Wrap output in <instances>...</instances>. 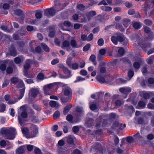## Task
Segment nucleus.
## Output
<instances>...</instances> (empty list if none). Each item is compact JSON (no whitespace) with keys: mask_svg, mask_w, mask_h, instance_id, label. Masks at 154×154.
Segmentation results:
<instances>
[{"mask_svg":"<svg viewBox=\"0 0 154 154\" xmlns=\"http://www.w3.org/2000/svg\"><path fill=\"white\" fill-rule=\"evenodd\" d=\"M142 26V24L139 22H135L133 24L134 27L136 29H140Z\"/></svg>","mask_w":154,"mask_h":154,"instance_id":"f704fd0d","label":"nucleus"},{"mask_svg":"<svg viewBox=\"0 0 154 154\" xmlns=\"http://www.w3.org/2000/svg\"><path fill=\"white\" fill-rule=\"evenodd\" d=\"M38 92V88H33L29 90V95L31 97L35 98Z\"/></svg>","mask_w":154,"mask_h":154,"instance_id":"dca6fc26","label":"nucleus"},{"mask_svg":"<svg viewBox=\"0 0 154 154\" xmlns=\"http://www.w3.org/2000/svg\"><path fill=\"white\" fill-rule=\"evenodd\" d=\"M112 27H115L117 29H119V30L122 32H124L125 30V29L124 28H121L120 27V24L119 23H117L107 26L105 28V30H107L109 29Z\"/></svg>","mask_w":154,"mask_h":154,"instance_id":"ddd939ff","label":"nucleus"},{"mask_svg":"<svg viewBox=\"0 0 154 154\" xmlns=\"http://www.w3.org/2000/svg\"><path fill=\"white\" fill-rule=\"evenodd\" d=\"M100 8L103 11H109L112 10V8L110 6H101Z\"/></svg>","mask_w":154,"mask_h":154,"instance_id":"c9c22d12","label":"nucleus"},{"mask_svg":"<svg viewBox=\"0 0 154 154\" xmlns=\"http://www.w3.org/2000/svg\"><path fill=\"white\" fill-rule=\"evenodd\" d=\"M144 23L145 24L148 25H151L152 24V21L149 19L145 20L144 21Z\"/></svg>","mask_w":154,"mask_h":154,"instance_id":"774afa93","label":"nucleus"},{"mask_svg":"<svg viewBox=\"0 0 154 154\" xmlns=\"http://www.w3.org/2000/svg\"><path fill=\"white\" fill-rule=\"evenodd\" d=\"M137 123L138 124L145 125L146 123L143 118H139L138 119L137 121Z\"/></svg>","mask_w":154,"mask_h":154,"instance_id":"79ce46f5","label":"nucleus"},{"mask_svg":"<svg viewBox=\"0 0 154 154\" xmlns=\"http://www.w3.org/2000/svg\"><path fill=\"white\" fill-rule=\"evenodd\" d=\"M119 42L124 45H126L128 42V39L122 34L119 35Z\"/></svg>","mask_w":154,"mask_h":154,"instance_id":"f8f14e48","label":"nucleus"},{"mask_svg":"<svg viewBox=\"0 0 154 154\" xmlns=\"http://www.w3.org/2000/svg\"><path fill=\"white\" fill-rule=\"evenodd\" d=\"M63 24L65 26L69 27L71 26V23L69 21L66 20L64 22Z\"/></svg>","mask_w":154,"mask_h":154,"instance_id":"69168bd1","label":"nucleus"},{"mask_svg":"<svg viewBox=\"0 0 154 154\" xmlns=\"http://www.w3.org/2000/svg\"><path fill=\"white\" fill-rule=\"evenodd\" d=\"M96 12L93 11L86 12L82 14L83 19L82 20V22L85 23L87 21V20L89 21L91 17L96 15Z\"/></svg>","mask_w":154,"mask_h":154,"instance_id":"1a4fd4ad","label":"nucleus"},{"mask_svg":"<svg viewBox=\"0 0 154 154\" xmlns=\"http://www.w3.org/2000/svg\"><path fill=\"white\" fill-rule=\"evenodd\" d=\"M154 62V55H152L147 60V63L148 64H152Z\"/></svg>","mask_w":154,"mask_h":154,"instance_id":"37998d69","label":"nucleus"},{"mask_svg":"<svg viewBox=\"0 0 154 154\" xmlns=\"http://www.w3.org/2000/svg\"><path fill=\"white\" fill-rule=\"evenodd\" d=\"M90 108L91 110H95L97 109V106L96 104L93 103L90 105Z\"/></svg>","mask_w":154,"mask_h":154,"instance_id":"49530a36","label":"nucleus"},{"mask_svg":"<svg viewBox=\"0 0 154 154\" xmlns=\"http://www.w3.org/2000/svg\"><path fill=\"white\" fill-rule=\"evenodd\" d=\"M94 35L92 33H90L88 37H87V41L90 42L93 38Z\"/></svg>","mask_w":154,"mask_h":154,"instance_id":"0e129e2a","label":"nucleus"},{"mask_svg":"<svg viewBox=\"0 0 154 154\" xmlns=\"http://www.w3.org/2000/svg\"><path fill=\"white\" fill-rule=\"evenodd\" d=\"M134 72L133 70H130L128 71V76L130 79L129 80H128V81L129 80L131 79V78H132L134 75Z\"/></svg>","mask_w":154,"mask_h":154,"instance_id":"864d4df0","label":"nucleus"},{"mask_svg":"<svg viewBox=\"0 0 154 154\" xmlns=\"http://www.w3.org/2000/svg\"><path fill=\"white\" fill-rule=\"evenodd\" d=\"M146 106V103L143 100L140 101L137 106L136 108L137 109H144Z\"/></svg>","mask_w":154,"mask_h":154,"instance_id":"412c9836","label":"nucleus"},{"mask_svg":"<svg viewBox=\"0 0 154 154\" xmlns=\"http://www.w3.org/2000/svg\"><path fill=\"white\" fill-rule=\"evenodd\" d=\"M118 52L120 55L122 56L125 53V50L123 48H121L119 49L118 51Z\"/></svg>","mask_w":154,"mask_h":154,"instance_id":"13d9d810","label":"nucleus"},{"mask_svg":"<svg viewBox=\"0 0 154 154\" xmlns=\"http://www.w3.org/2000/svg\"><path fill=\"white\" fill-rule=\"evenodd\" d=\"M119 35H117L116 36L115 35H112V36L111 38V40L115 45H117L118 44V42H119Z\"/></svg>","mask_w":154,"mask_h":154,"instance_id":"5701e85b","label":"nucleus"},{"mask_svg":"<svg viewBox=\"0 0 154 154\" xmlns=\"http://www.w3.org/2000/svg\"><path fill=\"white\" fill-rule=\"evenodd\" d=\"M62 86L63 87V92L64 95L68 96L67 99L63 98L61 99L62 102L63 103L69 102L72 97V91L71 88L69 87L67 85L62 83Z\"/></svg>","mask_w":154,"mask_h":154,"instance_id":"20e7f679","label":"nucleus"},{"mask_svg":"<svg viewBox=\"0 0 154 154\" xmlns=\"http://www.w3.org/2000/svg\"><path fill=\"white\" fill-rule=\"evenodd\" d=\"M73 154H83L82 152L78 149H75L73 151Z\"/></svg>","mask_w":154,"mask_h":154,"instance_id":"338daca9","label":"nucleus"},{"mask_svg":"<svg viewBox=\"0 0 154 154\" xmlns=\"http://www.w3.org/2000/svg\"><path fill=\"white\" fill-rule=\"evenodd\" d=\"M60 116V113L59 111H56L53 115L54 118L55 119H57L59 118Z\"/></svg>","mask_w":154,"mask_h":154,"instance_id":"c03bdc74","label":"nucleus"},{"mask_svg":"<svg viewBox=\"0 0 154 154\" xmlns=\"http://www.w3.org/2000/svg\"><path fill=\"white\" fill-rule=\"evenodd\" d=\"M110 94L107 92L105 95L104 99L103 100H101L100 103H102L108 106L109 102L110 101Z\"/></svg>","mask_w":154,"mask_h":154,"instance_id":"2eb2a0df","label":"nucleus"},{"mask_svg":"<svg viewBox=\"0 0 154 154\" xmlns=\"http://www.w3.org/2000/svg\"><path fill=\"white\" fill-rule=\"evenodd\" d=\"M10 54L12 56H15L17 55V52L14 48L12 47L10 49Z\"/></svg>","mask_w":154,"mask_h":154,"instance_id":"58836bf2","label":"nucleus"},{"mask_svg":"<svg viewBox=\"0 0 154 154\" xmlns=\"http://www.w3.org/2000/svg\"><path fill=\"white\" fill-rule=\"evenodd\" d=\"M66 119L70 123H75L79 122L80 120L79 118L76 121L75 120H73V117L71 115H68L66 117Z\"/></svg>","mask_w":154,"mask_h":154,"instance_id":"aec40b11","label":"nucleus"},{"mask_svg":"<svg viewBox=\"0 0 154 154\" xmlns=\"http://www.w3.org/2000/svg\"><path fill=\"white\" fill-rule=\"evenodd\" d=\"M104 41L103 39L102 38H100L98 39L97 41V43L98 45L100 46H103L104 44Z\"/></svg>","mask_w":154,"mask_h":154,"instance_id":"052dcab7","label":"nucleus"},{"mask_svg":"<svg viewBox=\"0 0 154 154\" xmlns=\"http://www.w3.org/2000/svg\"><path fill=\"white\" fill-rule=\"evenodd\" d=\"M47 77L45 76L42 73H39V81L43 80L44 79H47Z\"/></svg>","mask_w":154,"mask_h":154,"instance_id":"8fccbe9b","label":"nucleus"},{"mask_svg":"<svg viewBox=\"0 0 154 154\" xmlns=\"http://www.w3.org/2000/svg\"><path fill=\"white\" fill-rule=\"evenodd\" d=\"M141 97L146 100L148 99L150 97V93L146 92H143L140 94Z\"/></svg>","mask_w":154,"mask_h":154,"instance_id":"a878e982","label":"nucleus"},{"mask_svg":"<svg viewBox=\"0 0 154 154\" xmlns=\"http://www.w3.org/2000/svg\"><path fill=\"white\" fill-rule=\"evenodd\" d=\"M101 144L100 143L97 142L94 145H93L92 149L94 148L97 150H99V149L101 147Z\"/></svg>","mask_w":154,"mask_h":154,"instance_id":"ea45409f","label":"nucleus"},{"mask_svg":"<svg viewBox=\"0 0 154 154\" xmlns=\"http://www.w3.org/2000/svg\"><path fill=\"white\" fill-rule=\"evenodd\" d=\"M96 79L98 82L101 83L103 84L106 82L105 76L103 74H101L99 72H97Z\"/></svg>","mask_w":154,"mask_h":154,"instance_id":"9b49d317","label":"nucleus"},{"mask_svg":"<svg viewBox=\"0 0 154 154\" xmlns=\"http://www.w3.org/2000/svg\"><path fill=\"white\" fill-rule=\"evenodd\" d=\"M50 106L52 107H55L57 109L59 108L60 106V105L57 101L54 100H51L49 103Z\"/></svg>","mask_w":154,"mask_h":154,"instance_id":"4be33fe9","label":"nucleus"},{"mask_svg":"<svg viewBox=\"0 0 154 154\" xmlns=\"http://www.w3.org/2000/svg\"><path fill=\"white\" fill-rule=\"evenodd\" d=\"M90 47V45L88 44L86 45L83 48V50L84 51H88Z\"/></svg>","mask_w":154,"mask_h":154,"instance_id":"bf43d9fd","label":"nucleus"},{"mask_svg":"<svg viewBox=\"0 0 154 154\" xmlns=\"http://www.w3.org/2000/svg\"><path fill=\"white\" fill-rule=\"evenodd\" d=\"M76 111L79 113L80 114L83 112V108L79 106H77L76 108Z\"/></svg>","mask_w":154,"mask_h":154,"instance_id":"603ef678","label":"nucleus"},{"mask_svg":"<svg viewBox=\"0 0 154 154\" xmlns=\"http://www.w3.org/2000/svg\"><path fill=\"white\" fill-rule=\"evenodd\" d=\"M38 20L36 19H32L29 20L28 23L31 24H36L37 23Z\"/></svg>","mask_w":154,"mask_h":154,"instance_id":"6e6d98bb","label":"nucleus"},{"mask_svg":"<svg viewBox=\"0 0 154 154\" xmlns=\"http://www.w3.org/2000/svg\"><path fill=\"white\" fill-rule=\"evenodd\" d=\"M72 58L68 56L66 60V63L67 66L72 69L76 70L79 68H82L85 66V63L84 60L80 61L79 65V63L77 62L72 63Z\"/></svg>","mask_w":154,"mask_h":154,"instance_id":"f03ea898","label":"nucleus"},{"mask_svg":"<svg viewBox=\"0 0 154 154\" xmlns=\"http://www.w3.org/2000/svg\"><path fill=\"white\" fill-rule=\"evenodd\" d=\"M20 110L22 111L21 113V116L23 118H26L28 116L27 112L26 111V107L25 105H23L20 107Z\"/></svg>","mask_w":154,"mask_h":154,"instance_id":"f3484780","label":"nucleus"},{"mask_svg":"<svg viewBox=\"0 0 154 154\" xmlns=\"http://www.w3.org/2000/svg\"><path fill=\"white\" fill-rule=\"evenodd\" d=\"M85 80V79L81 77V76L77 77L75 82H82Z\"/></svg>","mask_w":154,"mask_h":154,"instance_id":"5fc2aeb1","label":"nucleus"},{"mask_svg":"<svg viewBox=\"0 0 154 154\" xmlns=\"http://www.w3.org/2000/svg\"><path fill=\"white\" fill-rule=\"evenodd\" d=\"M119 90L122 93L126 95V97L128 93L131 92V88L128 87H122L119 88Z\"/></svg>","mask_w":154,"mask_h":154,"instance_id":"4468645a","label":"nucleus"},{"mask_svg":"<svg viewBox=\"0 0 154 154\" xmlns=\"http://www.w3.org/2000/svg\"><path fill=\"white\" fill-rule=\"evenodd\" d=\"M127 110L130 113H134L135 112V109L132 106H127Z\"/></svg>","mask_w":154,"mask_h":154,"instance_id":"de8ad7c7","label":"nucleus"},{"mask_svg":"<svg viewBox=\"0 0 154 154\" xmlns=\"http://www.w3.org/2000/svg\"><path fill=\"white\" fill-rule=\"evenodd\" d=\"M80 74L83 76H86L88 74V72L86 70L82 69L80 70Z\"/></svg>","mask_w":154,"mask_h":154,"instance_id":"680f3d73","label":"nucleus"},{"mask_svg":"<svg viewBox=\"0 0 154 154\" xmlns=\"http://www.w3.org/2000/svg\"><path fill=\"white\" fill-rule=\"evenodd\" d=\"M153 38V33L152 32H151L148 37L146 39L143 40L142 39H140V41H138V44L144 51H146L147 48L151 47V44L147 42V40H152Z\"/></svg>","mask_w":154,"mask_h":154,"instance_id":"7ed1b4c3","label":"nucleus"},{"mask_svg":"<svg viewBox=\"0 0 154 154\" xmlns=\"http://www.w3.org/2000/svg\"><path fill=\"white\" fill-rule=\"evenodd\" d=\"M20 36L17 32L13 35V38L15 40H18L20 38Z\"/></svg>","mask_w":154,"mask_h":154,"instance_id":"3c124183","label":"nucleus"},{"mask_svg":"<svg viewBox=\"0 0 154 154\" xmlns=\"http://www.w3.org/2000/svg\"><path fill=\"white\" fill-rule=\"evenodd\" d=\"M49 36L50 38L54 37L55 34V29L53 27H51L49 28Z\"/></svg>","mask_w":154,"mask_h":154,"instance_id":"b1692460","label":"nucleus"},{"mask_svg":"<svg viewBox=\"0 0 154 154\" xmlns=\"http://www.w3.org/2000/svg\"><path fill=\"white\" fill-rule=\"evenodd\" d=\"M24 152V149L23 146H20L16 151V154H22Z\"/></svg>","mask_w":154,"mask_h":154,"instance_id":"473e14b6","label":"nucleus"},{"mask_svg":"<svg viewBox=\"0 0 154 154\" xmlns=\"http://www.w3.org/2000/svg\"><path fill=\"white\" fill-rule=\"evenodd\" d=\"M17 32L20 36H23L26 34V31L25 28L24 29H22L17 31Z\"/></svg>","mask_w":154,"mask_h":154,"instance_id":"72a5a7b5","label":"nucleus"},{"mask_svg":"<svg viewBox=\"0 0 154 154\" xmlns=\"http://www.w3.org/2000/svg\"><path fill=\"white\" fill-rule=\"evenodd\" d=\"M11 82L14 84H16L18 82L19 84V88H21L22 89H20V95L19 97L17 98V100H20L22 99L23 97L25 91L24 84L22 81L19 80L17 77H13L11 78Z\"/></svg>","mask_w":154,"mask_h":154,"instance_id":"39448f33","label":"nucleus"},{"mask_svg":"<svg viewBox=\"0 0 154 154\" xmlns=\"http://www.w3.org/2000/svg\"><path fill=\"white\" fill-rule=\"evenodd\" d=\"M133 136L135 139L138 140H140L142 138V136L140 135V133L139 132H138L136 134H135Z\"/></svg>","mask_w":154,"mask_h":154,"instance_id":"4d7b16f0","label":"nucleus"},{"mask_svg":"<svg viewBox=\"0 0 154 154\" xmlns=\"http://www.w3.org/2000/svg\"><path fill=\"white\" fill-rule=\"evenodd\" d=\"M66 142L69 147L74 146L75 145L73 137L72 135H69L65 137Z\"/></svg>","mask_w":154,"mask_h":154,"instance_id":"9d476101","label":"nucleus"},{"mask_svg":"<svg viewBox=\"0 0 154 154\" xmlns=\"http://www.w3.org/2000/svg\"><path fill=\"white\" fill-rule=\"evenodd\" d=\"M104 94V93L103 92H97L95 94H92L91 95V98L93 99H95L96 97H97L98 99H100L101 96L103 95Z\"/></svg>","mask_w":154,"mask_h":154,"instance_id":"cd10ccee","label":"nucleus"},{"mask_svg":"<svg viewBox=\"0 0 154 154\" xmlns=\"http://www.w3.org/2000/svg\"><path fill=\"white\" fill-rule=\"evenodd\" d=\"M77 8L79 10L83 11L85 10V7L83 5L80 4L77 5Z\"/></svg>","mask_w":154,"mask_h":154,"instance_id":"e2e57ef3","label":"nucleus"},{"mask_svg":"<svg viewBox=\"0 0 154 154\" xmlns=\"http://www.w3.org/2000/svg\"><path fill=\"white\" fill-rule=\"evenodd\" d=\"M41 46L42 48L46 52H49L50 49L49 47L45 43H42L41 44Z\"/></svg>","mask_w":154,"mask_h":154,"instance_id":"2f4dec72","label":"nucleus"},{"mask_svg":"<svg viewBox=\"0 0 154 154\" xmlns=\"http://www.w3.org/2000/svg\"><path fill=\"white\" fill-rule=\"evenodd\" d=\"M72 107V106L69 105L66 106L64 109L63 113L64 115H66Z\"/></svg>","mask_w":154,"mask_h":154,"instance_id":"a19ab883","label":"nucleus"},{"mask_svg":"<svg viewBox=\"0 0 154 154\" xmlns=\"http://www.w3.org/2000/svg\"><path fill=\"white\" fill-rule=\"evenodd\" d=\"M98 121H99L98 123H97L95 125V127L97 128H99L100 127L101 124L102 120V118L101 117H99L97 119Z\"/></svg>","mask_w":154,"mask_h":154,"instance_id":"09e8293b","label":"nucleus"},{"mask_svg":"<svg viewBox=\"0 0 154 154\" xmlns=\"http://www.w3.org/2000/svg\"><path fill=\"white\" fill-rule=\"evenodd\" d=\"M65 139L63 138L60 140L56 145L57 154H69L67 150L65 149L63 146L65 144Z\"/></svg>","mask_w":154,"mask_h":154,"instance_id":"0eeeda50","label":"nucleus"},{"mask_svg":"<svg viewBox=\"0 0 154 154\" xmlns=\"http://www.w3.org/2000/svg\"><path fill=\"white\" fill-rule=\"evenodd\" d=\"M15 14L17 15L20 16L22 15L23 11L20 9H17L14 11Z\"/></svg>","mask_w":154,"mask_h":154,"instance_id":"a18cd8bd","label":"nucleus"},{"mask_svg":"<svg viewBox=\"0 0 154 154\" xmlns=\"http://www.w3.org/2000/svg\"><path fill=\"white\" fill-rule=\"evenodd\" d=\"M58 66L59 68L63 69L65 74H68L69 75H70V73H71V71L69 70V69L67 67H65L63 64H58Z\"/></svg>","mask_w":154,"mask_h":154,"instance_id":"6ab92c4d","label":"nucleus"},{"mask_svg":"<svg viewBox=\"0 0 154 154\" xmlns=\"http://www.w3.org/2000/svg\"><path fill=\"white\" fill-rule=\"evenodd\" d=\"M71 46L75 48H78L80 47V46L78 45L76 41L74 39H72L70 42Z\"/></svg>","mask_w":154,"mask_h":154,"instance_id":"c756f323","label":"nucleus"},{"mask_svg":"<svg viewBox=\"0 0 154 154\" xmlns=\"http://www.w3.org/2000/svg\"><path fill=\"white\" fill-rule=\"evenodd\" d=\"M142 1H146L144 4L142 5V10L145 11L146 16H148L149 13L148 11L153 10L154 7V0H141Z\"/></svg>","mask_w":154,"mask_h":154,"instance_id":"6e6552de","label":"nucleus"},{"mask_svg":"<svg viewBox=\"0 0 154 154\" xmlns=\"http://www.w3.org/2000/svg\"><path fill=\"white\" fill-rule=\"evenodd\" d=\"M31 61L30 60L28 59L26 60L24 65V69L28 70L30 67V65L31 63Z\"/></svg>","mask_w":154,"mask_h":154,"instance_id":"7c9ffc66","label":"nucleus"},{"mask_svg":"<svg viewBox=\"0 0 154 154\" xmlns=\"http://www.w3.org/2000/svg\"><path fill=\"white\" fill-rule=\"evenodd\" d=\"M70 47V43L68 41L65 40L63 43L62 48H67Z\"/></svg>","mask_w":154,"mask_h":154,"instance_id":"4c0bfd02","label":"nucleus"},{"mask_svg":"<svg viewBox=\"0 0 154 154\" xmlns=\"http://www.w3.org/2000/svg\"><path fill=\"white\" fill-rule=\"evenodd\" d=\"M57 83V82H54L46 85L44 86L43 88L48 89L49 90L51 89L54 88V86L56 85Z\"/></svg>","mask_w":154,"mask_h":154,"instance_id":"c85d7f7f","label":"nucleus"},{"mask_svg":"<svg viewBox=\"0 0 154 154\" xmlns=\"http://www.w3.org/2000/svg\"><path fill=\"white\" fill-rule=\"evenodd\" d=\"M122 23L125 28L130 24L131 21L129 19L125 18L123 20Z\"/></svg>","mask_w":154,"mask_h":154,"instance_id":"393cba45","label":"nucleus"},{"mask_svg":"<svg viewBox=\"0 0 154 154\" xmlns=\"http://www.w3.org/2000/svg\"><path fill=\"white\" fill-rule=\"evenodd\" d=\"M0 132L4 137L10 140L14 139L16 134V130L14 128L4 127L0 129Z\"/></svg>","mask_w":154,"mask_h":154,"instance_id":"f257e3e1","label":"nucleus"},{"mask_svg":"<svg viewBox=\"0 0 154 154\" xmlns=\"http://www.w3.org/2000/svg\"><path fill=\"white\" fill-rule=\"evenodd\" d=\"M139 62H135L133 64V66L135 69H138L140 68L141 63L144 62V61L142 59H140L139 60Z\"/></svg>","mask_w":154,"mask_h":154,"instance_id":"bb28decb","label":"nucleus"},{"mask_svg":"<svg viewBox=\"0 0 154 154\" xmlns=\"http://www.w3.org/2000/svg\"><path fill=\"white\" fill-rule=\"evenodd\" d=\"M146 114L150 116L153 115V119L151 121V124L154 127V112H149L146 113Z\"/></svg>","mask_w":154,"mask_h":154,"instance_id":"e433bc0d","label":"nucleus"},{"mask_svg":"<svg viewBox=\"0 0 154 154\" xmlns=\"http://www.w3.org/2000/svg\"><path fill=\"white\" fill-rule=\"evenodd\" d=\"M94 120L92 119H87L85 124V126L88 128H90L94 125Z\"/></svg>","mask_w":154,"mask_h":154,"instance_id":"a211bd4d","label":"nucleus"},{"mask_svg":"<svg viewBox=\"0 0 154 154\" xmlns=\"http://www.w3.org/2000/svg\"><path fill=\"white\" fill-rule=\"evenodd\" d=\"M56 8H59V9L55 10L54 7L48 8L44 11V15L48 17H52L55 15L56 11H58L63 9V6L61 4L59 3L58 5H55Z\"/></svg>","mask_w":154,"mask_h":154,"instance_id":"423d86ee","label":"nucleus"}]
</instances>
